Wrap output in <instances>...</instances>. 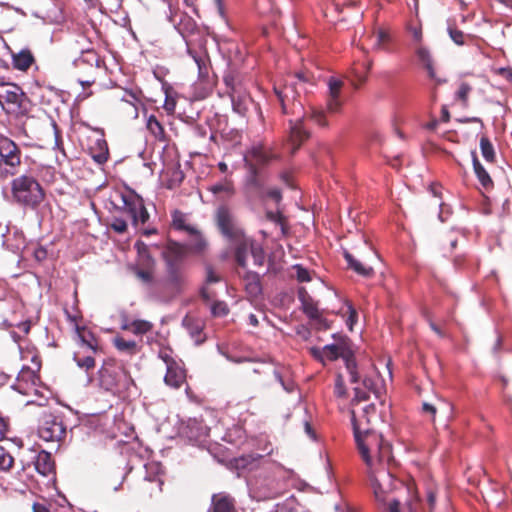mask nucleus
I'll return each mask as SVG.
<instances>
[{"label": "nucleus", "instance_id": "f257e3e1", "mask_svg": "<svg viewBox=\"0 0 512 512\" xmlns=\"http://www.w3.org/2000/svg\"><path fill=\"white\" fill-rule=\"evenodd\" d=\"M354 426L357 448L366 464L376 501L387 512H401L399 501L389 499V494L396 488V481L387 467L393 458L390 444L364 425L354 421Z\"/></svg>", "mask_w": 512, "mask_h": 512}, {"label": "nucleus", "instance_id": "f03ea898", "mask_svg": "<svg viewBox=\"0 0 512 512\" xmlns=\"http://www.w3.org/2000/svg\"><path fill=\"white\" fill-rule=\"evenodd\" d=\"M333 338L335 339V343L325 345L322 348H310L311 355L324 365L328 361H335L338 358H342L349 373L350 382L357 383L359 381L357 365L351 351L348 338L346 336L336 334H333Z\"/></svg>", "mask_w": 512, "mask_h": 512}, {"label": "nucleus", "instance_id": "7ed1b4c3", "mask_svg": "<svg viewBox=\"0 0 512 512\" xmlns=\"http://www.w3.org/2000/svg\"><path fill=\"white\" fill-rule=\"evenodd\" d=\"M11 202L24 208L36 209L45 199V191L38 179L22 174L10 182Z\"/></svg>", "mask_w": 512, "mask_h": 512}, {"label": "nucleus", "instance_id": "20e7f679", "mask_svg": "<svg viewBox=\"0 0 512 512\" xmlns=\"http://www.w3.org/2000/svg\"><path fill=\"white\" fill-rule=\"evenodd\" d=\"M99 386L113 395L125 393L132 379L126 370L114 360H106L98 371Z\"/></svg>", "mask_w": 512, "mask_h": 512}, {"label": "nucleus", "instance_id": "39448f33", "mask_svg": "<svg viewBox=\"0 0 512 512\" xmlns=\"http://www.w3.org/2000/svg\"><path fill=\"white\" fill-rule=\"evenodd\" d=\"M0 106L15 117L23 116L28 111L25 93L18 85L9 82H0Z\"/></svg>", "mask_w": 512, "mask_h": 512}, {"label": "nucleus", "instance_id": "423d86ee", "mask_svg": "<svg viewBox=\"0 0 512 512\" xmlns=\"http://www.w3.org/2000/svg\"><path fill=\"white\" fill-rule=\"evenodd\" d=\"M79 349L74 352L73 359L77 366L85 371L95 367V355L98 351V341L90 332L77 328Z\"/></svg>", "mask_w": 512, "mask_h": 512}, {"label": "nucleus", "instance_id": "0eeeda50", "mask_svg": "<svg viewBox=\"0 0 512 512\" xmlns=\"http://www.w3.org/2000/svg\"><path fill=\"white\" fill-rule=\"evenodd\" d=\"M20 147L7 137H0V175L13 176L21 165Z\"/></svg>", "mask_w": 512, "mask_h": 512}, {"label": "nucleus", "instance_id": "6e6552de", "mask_svg": "<svg viewBox=\"0 0 512 512\" xmlns=\"http://www.w3.org/2000/svg\"><path fill=\"white\" fill-rule=\"evenodd\" d=\"M119 197L122 203L119 210L128 215L134 226H137L139 223L145 224L149 220V213L141 196L132 190H128L120 193Z\"/></svg>", "mask_w": 512, "mask_h": 512}, {"label": "nucleus", "instance_id": "1a4fd4ad", "mask_svg": "<svg viewBox=\"0 0 512 512\" xmlns=\"http://www.w3.org/2000/svg\"><path fill=\"white\" fill-rule=\"evenodd\" d=\"M38 436L46 442H60L66 436V427L59 417L44 414L38 427Z\"/></svg>", "mask_w": 512, "mask_h": 512}, {"label": "nucleus", "instance_id": "9d476101", "mask_svg": "<svg viewBox=\"0 0 512 512\" xmlns=\"http://www.w3.org/2000/svg\"><path fill=\"white\" fill-rule=\"evenodd\" d=\"M248 253L251 254L255 266H263L265 262V252L263 247L252 239L245 237L236 245L235 248L236 262L242 268L246 267Z\"/></svg>", "mask_w": 512, "mask_h": 512}, {"label": "nucleus", "instance_id": "9b49d317", "mask_svg": "<svg viewBox=\"0 0 512 512\" xmlns=\"http://www.w3.org/2000/svg\"><path fill=\"white\" fill-rule=\"evenodd\" d=\"M277 155L269 151L262 144L253 145L244 157L245 163L248 166L250 173L253 178V182L257 183L258 171L257 166H265L270 163L273 159H276Z\"/></svg>", "mask_w": 512, "mask_h": 512}, {"label": "nucleus", "instance_id": "f8f14e48", "mask_svg": "<svg viewBox=\"0 0 512 512\" xmlns=\"http://www.w3.org/2000/svg\"><path fill=\"white\" fill-rule=\"evenodd\" d=\"M216 219L221 233L235 245L245 238L243 231L235 224L234 217L227 207L218 208Z\"/></svg>", "mask_w": 512, "mask_h": 512}, {"label": "nucleus", "instance_id": "ddd939ff", "mask_svg": "<svg viewBox=\"0 0 512 512\" xmlns=\"http://www.w3.org/2000/svg\"><path fill=\"white\" fill-rule=\"evenodd\" d=\"M165 267L166 276L163 281L164 288L173 294L181 293L187 284V277L183 264H170V266Z\"/></svg>", "mask_w": 512, "mask_h": 512}, {"label": "nucleus", "instance_id": "4468645a", "mask_svg": "<svg viewBox=\"0 0 512 512\" xmlns=\"http://www.w3.org/2000/svg\"><path fill=\"white\" fill-rule=\"evenodd\" d=\"M187 252L186 246L175 241H168L162 251L165 266H170V264H183Z\"/></svg>", "mask_w": 512, "mask_h": 512}, {"label": "nucleus", "instance_id": "2eb2a0df", "mask_svg": "<svg viewBox=\"0 0 512 512\" xmlns=\"http://www.w3.org/2000/svg\"><path fill=\"white\" fill-rule=\"evenodd\" d=\"M182 325L195 344L199 345L205 341L204 322L201 319L186 315L182 320Z\"/></svg>", "mask_w": 512, "mask_h": 512}, {"label": "nucleus", "instance_id": "dca6fc26", "mask_svg": "<svg viewBox=\"0 0 512 512\" xmlns=\"http://www.w3.org/2000/svg\"><path fill=\"white\" fill-rule=\"evenodd\" d=\"M36 376L30 368H23L16 379V383L12 388L20 394L29 395L35 390Z\"/></svg>", "mask_w": 512, "mask_h": 512}, {"label": "nucleus", "instance_id": "f3484780", "mask_svg": "<svg viewBox=\"0 0 512 512\" xmlns=\"http://www.w3.org/2000/svg\"><path fill=\"white\" fill-rule=\"evenodd\" d=\"M342 85H343L342 81L338 80L336 78L331 77L328 80L329 94H328V100H327V110L330 113H337L341 109L342 102H341L339 96H340Z\"/></svg>", "mask_w": 512, "mask_h": 512}, {"label": "nucleus", "instance_id": "a211bd4d", "mask_svg": "<svg viewBox=\"0 0 512 512\" xmlns=\"http://www.w3.org/2000/svg\"><path fill=\"white\" fill-rule=\"evenodd\" d=\"M209 512H237L234 499L226 493L212 496Z\"/></svg>", "mask_w": 512, "mask_h": 512}, {"label": "nucleus", "instance_id": "6ab92c4d", "mask_svg": "<svg viewBox=\"0 0 512 512\" xmlns=\"http://www.w3.org/2000/svg\"><path fill=\"white\" fill-rule=\"evenodd\" d=\"M245 291L250 297H257L261 291L259 275L252 271H244L241 275Z\"/></svg>", "mask_w": 512, "mask_h": 512}, {"label": "nucleus", "instance_id": "aec40b11", "mask_svg": "<svg viewBox=\"0 0 512 512\" xmlns=\"http://www.w3.org/2000/svg\"><path fill=\"white\" fill-rule=\"evenodd\" d=\"M343 256L347 262L348 267L358 275L366 278H370L374 275V269L371 266L363 264L361 261L356 259L348 250L343 251Z\"/></svg>", "mask_w": 512, "mask_h": 512}, {"label": "nucleus", "instance_id": "412c9836", "mask_svg": "<svg viewBox=\"0 0 512 512\" xmlns=\"http://www.w3.org/2000/svg\"><path fill=\"white\" fill-rule=\"evenodd\" d=\"M34 61V56L28 48H24L17 53H12V64L17 70L27 71Z\"/></svg>", "mask_w": 512, "mask_h": 512}, {"label": "nucleus", "instance_id": "4be33fe9", "mask_svg": "<svg viewBox=\"0 0 512 512\" xmlns=\"http://www.w3.org/2000/svg\"><path fill=\"white\" fill-rule=\"evenodd\" d=\"M185 378V371L177 363L166 368L164 381L168 386L179 388L184 383Z\"/></svg>", "mask_w": 512, "mask_h": 512}, {"label": "nucleus", "instance_id": "5701e85b", "mask_svg": "<svg viewBox=\"0 0 512 512\" xmlns=\"http://www.w3.org/2000/svg\"><path fill=\"white\" fill-rule=\"evenodd\" d=\"M231 99L232 109L240 116H245L248 111V106L251 98L246 90L229 95Z\"/></svg>", "mask_w": 512, "mask_h": 512}, {"label": "nucleus", "instance_id": "b1692460", "mask_svg": "<svg viewBox=\"0 0 512 512\" xmlns=\"http://www.w3.org/2000/svg\"><path fill=\"white\" fill-rule=\"evenodd\" d=\"M35 469L43 476H48L54 471V461L50 453L40 451L34 462Z\"/></svg>", "mask_w": 512, "mask_h": 512}, {"label": "nucleus", "instance_id": "393cba45", "mask_svg": "<svg viewBox=\"0 0 512 512\" xmlns=\"http://www.w3.org/2000/svg\"><path fill=\"white\" fill-rule=\"evenodd\" d=\"M189 242L187 247V251H190L195 254H202L207 249L208 243L203 235L195 228L191 229L189 233Z\"/></svg>", "mask_w": 512, "mask_h": 512}, {"label": "nucleus", "instance_id": "a878e982", "mask_svg": "<svg viewBox=\"0 0 512 512\" xmlns=\"http://www.w3.org/2000/svg\"><path fill=\"white\" fill-rule=\"evenodd\" d=\"M223 82L227 88L228 95L246 90L242 84L239 73L234 70L225 72L223 76Z\"/></svg>", "mask_w": 512, "mask_h": 512}, {"label": "nucleus", "instance_id": "bb28decb", "mask_svg": "<svg viewBox=\"0 0 512 512\" xmlns=\"http://www.w3.org/2000/svg\"><path fill=\"white\" fill-rule=\"evenodd\" d=\"M176 29L182 35L183 38H187L194 35L198 31L196 21L187 14H182L180 20L176 25Z\"/></svg>", "mask_w": 512, "mask_h": 512}, {"label": "nucleus", "instance_id": "cd10ccee", "mask_svg": "<svg viewBox=\"0 0 512 512\" xmlns=\"http://www.w3.org/2000/svg\"><path fill=\"white\" fill-rule=\"evenodd\" d=\"M375 412H376V409L373 404L367 405L365 408H363L362 415L360 417H357L355 411L351 410L350 413H351V422H352V426H353V431L355 432V426H354V420H355V422L364 425V427H366L370 431L377 434V432L375 430H373L372 428L369 427V424L371 422L370 416L371 415L375 416ZM378 435H379V433H378ZM380 436H382V435L380 434ZM381 438L383 439V437H381Z\"/></svg>", "mask_w": 512, "mask_h": 512}, {"label": "nucleus", "instance_id": "c85d7f7f", "mask_svg": "<svg viewBox=\"0 0 512 512\" xmlns=\"http://www.w3.org/2000/svg\"><path fill=\"white\" fill-rule=\"evenodd\" d=\"M135 248L138 254V266L154 267L155 261L149 252V246L143 241L138 240L135 243Z\"/></svg>", "mask_w": 512, "mask_h": 512}, {"label": "nucleus", "instance_id": "c756f323", "mask_svg": "<svg viewBox=\"0 0 512 512\" xmlns=\"http://www.w3.org/2000/svg\"><path fill=\"white\" fill-rule=\"evenodd\" d=\"M113 344L119 352L128 355H134L139 352V347L134 340H126L121 336H116L113 339Z\"/></svg>", "mask_w": 512, "mask_h": 512}, {"label": "nucleus", "instance_id": "7c9ffc66", "mask_svg": "<svg viewBox=\"0 0 512 512\" xmlns=\"http://www.w3.org/2000/svg\"><path fill=\"white\" fill-rule=\"evenodd\" d=\"M473 168L474 172L483 186L486 190L493 187V181L488 174V172L485 170V168L482 166V164L479 162L476 156L473 157Z\"/></svg>", "mask_w": 512, "mask_h": 512}, {"label": "nucleus", "instance_id": "2f4dec72", "mask_svg": "<svg viewBox=\"0 0 512 512\" xmlns=\"http://www.w3.org/2000/svg\"><path fill=\"white\" fill-rule=\"evenodd\" d=\"M308 137L307 131L303 127V121L301 119L296 122H290V139L293 143L298 145Z\"/></svg>", "mask_w": 512, "mask_h": 512}, {"label": "nucleus", "instance_id": "473e14b6", "mask_svg": "<svg viewBox=\"0 0 512 512\" xmlns=\"http://www.w3.org/2000/svg\"><path fill=\"white\" fill-rule=\"evenodd\" d=\"M149 132L158 140H165V130L155 115H150L146 121Z\"/></svg>", "mask_w": 512, "mask_h": 512}, {"label": "nucleus", "instance_id": "72a5a7b5", "mask_svg": "<svg viewBox=\"0 0 512 512\" xmlns=\"http://www.w3.org/2000/svg\"><path fill=\"white\" fill-rule=\"evenodd\" d=\"M302 301V308L303 312L310 318V319H318L320 317V312L318 310L317 305L313 302V300L310 297L301 296Z\"/></svg>", "mask_w": 512, "mask_h": 512}, {"label": "nucleus", "instance_id": "f704fd0d", "mask_svg": "<svg viewBox=\"0 0 512 512\" xmlns=\"http://www.w3.org/2000/svg\"><path fill=\"white\" fill-rule=\"evenodd\" d=\"M480 150L483 158L487 162L495 161V150L491 141L486 137L482 136L480 139Z\"/></svg>", "mask_w": 512, "mask_h": 512}, {"label": "nucleus", "instance_id": "c9c22d12", "mask_svg": "<svg viewBox=\"0 0 512 512\" xmlns=\"http://www.w3.org/2000/svg\"><path fill=\"white\" fill-rule=\"evenodd\" d=\"M188 54L193 58L194 62L198 67V72L200 77H205L208 75L207 68V56L203 54H197L196 52L188 49Z\"/></svg>", "mask_w": 512, "mask_h": 512}, {"label": "nucleus", "instance_id": "e433bc0d", "mask_svg": "<svg viewBox=\"0 0 512 512\" xmlns=\"http://www.w3.org/2000/svg\"><path fill=\"white\" fill-rule=\"evenodd\" d=\"M300 506L294 496H290L276 505L277 512H299Z\"/></svg>", "mask_w": 512, "mask_h": 512}, {"label": "nucleus", "instance_id": "4c0bfd02", "mask_svg": "<svg viewBox=\"0 0 512 512\" xmlns=\"http://www.w3.org/2000/svg\"><path fill=\"white\" fill-rule=\"evenodd\" d=\"M135 275L145 284L152 283L154 279V267L137 266L133 269Z\"/></svg>", "mask_w": 512, "mask_h": 512}, {"label": "nucleus", "instance_id": "58836bf2", "mask_svg": "<svg viewBox=\"0 0 512 512\" xmlns=\"http://www.w3.org/2000/svg\"><path fill=\"white\" fill-rule=\"evenodd\" d=\"M172 218V224L175 229L186 231L188 234L191 232V229H195V227L186 224L185 215L179 211H175Z\"/></svg>", "mask_w": 512, "mask_h": 512}, {"label": "nucleus", "instance_id": "ea45409f", "mask_svg": "<svg viewBox=\"0 0 512 512\" xmlns=\"http://www.w3.org/2000/svg\"><path fill=\"white\" fill-rule=\"evenodd\" d=\"M132 333L136 336L144 335L150 332L153 324L147 320H134L132 321Z\"/></svg>", "mask_w": 512, "mask_h": 512}, {"label": "nucleus", "instance_id": "a19ab883", "mask_svg": "<svg viewBox=\"0 0 512 512\" xmlns=\"http://www.w3.org/2000/svg\"><path fill=\"white\" fill-rule=\"evenodd\" d=\"M209 190L213 194H221L223 193L227 197H230L234 193L233 185L230 181L225 180L223 182L217 183L215 185H212Z\"/></svg>", "mask_w": 512, "mask_h": 512}, {"label": "nucleus", "instance_id": "79ce46f5", "mask_svg": "<svg viewBox=\"0 0 512 512\" xmlns=\"http://www.w3.org/2000/svg\"><path fill=\"white\" fill-rule=\"evenodd\" d=\"M447 32L451 38V40L459 46H462L465 44L466 35L463 31L458 29L455 25L449 24L447 27Z\"/></svg>", "mask_w": 512, "mask_h": 512}, {"label": "nucleus", "instance_id": "37998d69", "mask_svg": "<svg viewBox=\"0 0 512 512\" xmlns=\"http://www.w3.org/2000/svg\"><path fill=\"white\" fill-rule=\"evenodd\" d=\"M13 462L14 458L11 456V454L2 446H0V470H9L12 467Z\"/></svg>", "mask_w": 512, "mask_h": 512}, {"label": "nucleus", "instance_id": "c03bdc74", "mask_svg": "<svg viewBox=\"0 0 512 512\" xmlns=\"http://www.w3.org/2000/svg\"><path fill=\"white\" fill-rule=\"evenodd\" d=\"M211 312L216 317H224L229 313V308L225 302L216 301L211 306Z\"/></svg>", "mask_w": 512, "mask_h": 512}, {"label": "nucleus", "instance_id": "a18cd8bd", "mask_svg": "<svg viewBox=\"0 0 512 512\" xmlns=\"http://www.w3.org/2000/svg\"><path fill=\"white\" fill-rule=\"evenodd\" d=\"M266 217L270 221H272L275 224L279 225L282 233L283 234L285 233V225H286V223H285V219H284L283 215L280 212H278V211H276V212L268 211L266 213Z\"/></svg>", "mask_w": 512, "mask_h": 512}, {"label": "nucleus", "instance_id": "49530a36", "mask_svg": "<svg viewBox=\"0 0 512 512\" xmlns=\"http://www.w3.org/2000/svg\"><path fill=\"white\" fill-rule=\"evenodd\" d=\"M310 118L312 121H314L316 124H318L321 127H326L328 125L326 121V116L323 110L320 109H312L310 113Z\"/></svg>", "mask_w": 512, "mask_h": 512}, {"label": "nucleus", "instance_id": "de8ad7c7", "mask_svg": "<svg viewBox=\"0 0 512 512\" xmlns=\"http://www.w3.org/2000/svg\"><path fill=\"white\" fill-rule=\"evenodd\" d=\"M415 53H416L419 61L423 64V66L425 64H428L431 61H433L432 57H431V54H430V51L428 50V48H426L424 46H418L415 49Z\"/></svg>", "mask_w": 512, "mask_h": 512}, {"label": "nucleus", "instance_id": "09e8293b", "mask_svg": "<svg viewBox=\"0 0 512 512\" xmlns=\"http://www.w3.org/2000/svg\"><path fill=\"white\" fill-rule=\"evenodd\" d=\"M471 90H472V88L469 84L462 83L459 86V89L456 93L457 99L461 100L465 106H467V104H468V96H469V93L471 92Z\"/></svg>", "mask_w": 512, "mask_h": 512}, {"label": "nucleus", "instance_id": "8fccbe9b", "mask_svg": "<svg viewBox=\"0 0 512 512\" xmlns=\"http://www.w3.org/2000/svg\"><path fill=\"white\" fill-rule=\"evenodd\" d=\"M375 35H376V39H377L376 47L385 49L386 43H388L390 40V35H389L388 31L380 28L376 31Z\"/></svg>", "mask_w": 512, "mask_h": 512}, {"label": "nucleus", "instance_id": "3c124183", "mask_svg": "<svg viewBox=\"0 0 512 512\" xmlns=\"http://www.w3.org/2000/svg\"><path fill=\"white\" fill-rule=\"evenodd\" d=\"M111 228L117 233H124L127 230V222L122 217L114 216L111 222Z\"/></svg>", "mask_w": 512, "mask_h": 512}, {"label": "nucleus", "instance_id": "603ef678", "mask_svg": "<svg viewBox=\"0 0 512 512\" xmlns=\"http://www.w3.org/2000/svg\"><path fill=\"white\" fill-rule=\"evenodd\" d=\"M293 268L296 271V278L299 282L311 281L310 272L306 268L299 264L295 265Z\"/></svg>", "mask_w": 512, "mask_h": 512}, {"label": "nucleus", "instance_id": "864d4df0", "mask_svg": "<svg viewBox=\"0 0 512 512\" xmlns=\"http://www.w3.org/2000/svg\"><path fill=\"white\" fill-rule=\"evenodd\" d=\"M100 149L101 151L97 154H93L92 158L98 164H103L108 160V149L104 141L100 144Z\"/></svg>", "mask_w": 512, "mask_h": 512}, {"label": "nucleus", "instance_id": "5fc2aeb1", "mask_svg": "<svg viewBox=\"0 0 512 512\" xmlns=\"http://www.w3.org/2000/svg\"><path fill=\"white\" fill-rule=\"evenodd\" d=\"M274 91H275V94L278 97V100L281 103L283 113H286L285 100L288 98V93L292 92V90L290 88H288V87H285L283 90H281V89H279L277 87H274Z\"/></svg>", "mask_w": 512, "mask_h": 512}, {"label": "nucleus", "instance_id": "6e6d98bb", "mask_svg": "<svg viewBox=\"0 0 512 512\" xmlns=\"http://www.w3.org/2000/svg\"><path fill=\"white\" fill-rule=\"evenodd\" d=\"M158 357L163 360V362L166 364V368L168 366H172L176 364L175 360L171 356V351L169 349L163 348L159 351Z\"/></svg>", "mask_w": 512, "mask_h": 512}, {"label": "nucleus", "instance_id": "4d7b16f0", "mask_svg": "<svg viewBox=\"0 0 512 512\" xmlns=\"http://www.w3.org/2000/svg\"><path fill=\"white\" fill-rule=\"evenodd\" d=\"M369 398V392L367 390H363L360 387L354 388V398L352 403H359L361 401H366Z\"/></svg>", "mask_w": 512, "mask_h": 512}, {"label": "nucleus", "instance_id": "13d9d810", "mask_svg": "<svg viewBox=\"0 0 512 512\" xmlns=\"http://www.w3.org/2000/svg\"><path fill=\"white\" fill-rule=\"evenodd\" d=\"M335 394L338 397H344L346 395V389L344 386V380L341 375H337L335 380Z\"/></svg>", "mask_w": 512, "mask_h": 512}, {"label": "nucleus", "instance_id": "bf43d9fd", "mask_svg": "<svg viewBox=\"0 0 512 512\" xmlns=\"http://www.w3.org/2000/svg\"><path fill=\"white\" fill-rule=\"evenodd\" d=\"M205 272H206V282L207 283H209V284L216 283L220 280V277L215 273V271L211 265H206Z\"/></svg>", "mask_w": 512, "mask_h": 512}, {"label": "nucleus", "instance_id": "052dcab7", "mask_svg": "<svg viewBox=\"0 0 512 512\" xmlns=\"http://www.w3.org/2000/svg\"><path fill=\"white\" fill-rule=\"evenodd\" d=\"M274 374H275V378L277 379V381L282 385L283 389L287 392H292L294 391L295 389V384L294 382L290 381V382H285L282 378V376L277 372V371H274Z\"/></svg>", "mask_w": 512, "mask_h": 512}, {"label": "nucleus", "instance_id": "680f3d73", "mask_svg": "<svg viewBox=\"0 0 512 512\" xmlns=\"http://www.w3.org/2000/svg\"><path fill=\"white\" fill-rule=\"evenodd\" d=\"M408 30L411 33L413 40L417 44H420L422 41V37H423L421 26H409Z\"/></svg>", "mask_w": 512, "mask_h": 512}, {"label": "nucleus", "instance_id": "e2e57ef3", "mask_svg": "<svg viewBox=\"0 0 512 512\" xmlns=\"http://www.w3.org/2000/svg\"><path fill=\"white\" fill-rule=\"evenodd\" d=\"M266 196L272 199L275 203H279L282 199L281 191L276 187L269 188L266 192Z\"/></svg>", "mask_w": 512, "mask_h": 512}, {"label": "nucleus", "instance_id": "0e129e2a", "mask_svg": "<svg viewBox=\"0 0 512 512\" xmlns=\"http://www.w3.org/2000/svg\"><path fill=\"white\" fill-rule=\"evenodd\" d=\"M422 412L429 415L432 420H434L435 415L437 413V407L428 402H424L422 404Z\"/></svg>", "mask_w": 512, "mask_h": 512}, {"label": "nucleus", "instance_id": "69168bd1", "mask_svg": "<svg viewBox=\"0 0 512 512\" xmlns=\"http://www.w3.org/2000/svg\"><path fill=\"white\" fill-rule=\"evenodd\" d=\"M163 108L168 114H173L176 108V101L169 96H166Z\"/></svg>", "mask_w": 512, "mask_h": 512}, {"label": "nucleus", "instance_id": "338daca9", "mask_svg": "<svg viewBox=\"0 0 512 512\" xmlns=\"http://www.w3.org/2000/svg\"><path fill=\"white\" fill-rule=\"evenodd\" d=\"M418 501L416 499L410 500L406 507L401 509V512H417Z\"/></svg>", "mask_w": 512, "mask_h": 512}, {"label": "nucleus", "instance_id": "774afa93", "mask_svg": "<svg viewBox=\"0 0 512 512\" xmlns=\"http://www.w3.org/2000/svg\"><path fill=\"white\" fill-rule=\"evenodd\" d=\"M33 512H52L45 503H34Z\"/></svg>", "mask_w": 512, "mask_h": 512}]
</instances>
